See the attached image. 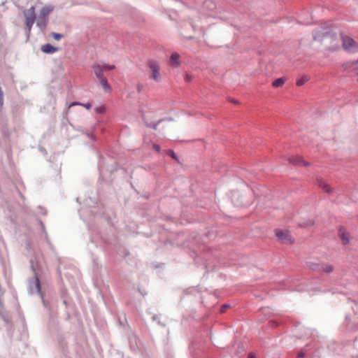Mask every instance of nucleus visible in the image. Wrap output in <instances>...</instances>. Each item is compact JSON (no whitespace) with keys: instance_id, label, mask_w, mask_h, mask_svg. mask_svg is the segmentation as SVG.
<instances>
[{"instance_id":"nucleus-12","label":"nucleus","mask_w":358,"mask_h":358,"mask_svg":"<svg viewBox=\"0 0 358 358\" xmlns=\"http://www.w3.org/2000/svg\"><path fill=\"white\" fill-rule=\"evenodd\" d=\"M93 70L94 72V74L96 75V78L99 80H101V78H105L103 77V67H101V65L96 64L93 66Z\"/></svg>"},{"instance_id":"nucleus-9","label":"nucleus","mask_w":358,"mask_h":358,"mask_svg":"<svg viewBox=\"0 0 358 358\" xmlns=\"http://www.w3.org/2000/svg\"><path fill=\"white\" fill-rule=\"evenodd\" d=\"M41 51L46 54H53L58 51V48L56 47H54L50 43H46L45 45H43L41 46Z\"/></svg>"},{"instance_id":"nucleus-26","label":"nucleus","mask_w":358,"mask_h":358,"mask_svg":"<svg viewBox=\"0 0 358 358\" xmlns=\"http://www.w3.org/2000/svg\"><path fill=\"white\" fill-rule=\"evenodd\" d=\"M168 155L171 157L173 158V159L176 160L178 162V159L176 155V153L172 150H168Z\"/></svg>"},{"instance_id":"nucleus-34","label":"nucleus","mask_w":358,"mask_h":358,"mask_svg":"<svg viewBox=\"0 0 358 358\" xmlns=\"http://www.w3.org/2000/svg\"><path fill=\"white\" fill-rule=\"evenodd\" d=\"M230 101H231V102H232V103H238V101L234 100V99H230Z\"/></svg>"},{"instance_id":"nucleus-3","label":"nucleus","mask_w":358,"mask_h":358,"mask_svg":"<svg viewBox=\"0 0 358 358\" xmlns=\"http://www.w3.org/2000/svg\"><path fill=\"white\" fill-rule=\"evenodd\" d=\"M342 45L345 50L355 53L358 52V44L355 41L354 39L348 36H341Z\"/></svg>"},{"instance_id":"nucleus-37","label":"nucleus","mask_w":358,"mask_h":358,"mask_svg":"<svg viewBox=\"0 0 358 358\" xmlns=\"http://www.w3.org/2000/svg\"><path fill=\"white\" fill-rule=\"evenodd\" d=\"M357 82H358V78H357Z\"/></svg>"},{"instance_id":"nucleus-14","label":"nucleus","mask_w":358,"mask_h":358,"mask_svg":"<svg viewBox=\"0 0 358 358\" xmlns=\"http://www.w3.org/2000/svg\"><path fill=\"white\" fill-rule=\"evenodd\" d=\"M179 58H180V55L178 53H176V52L172 53L171 55V57H170L171 64L172 66H178L180 64Z\"/></svg>"},{"instance_id":"nucleus-28","label":"nucleus","mask_w":358,"mask_h":358,"mask_svg":"<svg viewBox=\"0 0 358 358\" xmlns=\"http://www.w3.org/2000/svg\"><path fill=\"white\" fill-rule=\"evenodd\" d=\"M95 112L96 113H99V114H101V113H103L105 112V108L103 106H99V107H96L95 109H94Z\"/></svg>"},{"instance_id":"nucleus-35","label":"nucleus","mask_w":358,"mask_h":358,"mask_svg":"<svg viewBox=\"0 0 358 358\" xmlns=\"http://www.w3.org/2000/svg\"><path fill=\"white\" fill-rule=\"evenodd\" d=\"M248 358H255V357H254L253 355H250L248 356Z\"/></svg>"},{"instance_id":"nucleus-6","label":"nucleus","mask_w":358,"mask_h":358,"mask_svg":"<svg viewBox=\"0 0 358 358\" xmlns=\"http://www.w3.org/2000/svg\"><path fill=\"white\" fill-rule=\"evenodd\" d=\"M275 235L278 237V240H280L282 243L291 244L294 241L289 231H282L280 229H277Z\"/></svg>"},{"instance_id":"nucleus-20","label":"nucleus","mask_w":358,"mask_h":358,"mask_svg":"<svg viewBox=\"0 0 358 358\" xmlns=\"http://www.w3.org/2000/svg\"><path fill=\"white\" fill-rule=\"evenodd\" d=\"M100 83L106 91L110 90V86L108 83L107 79L106 78H101V80H100Z\"/></svg>"},{"instance_id":"nucleus-21","label":"nucleus","mask_w":358,"mask_h":358,"mask_svg":"<svg viewBox=\"0 0 358 358\" xmlns=\"http://www.w3.org/2000/svg\"><path fill=\"white\" fill-rule=\"evenodd\" d=\"M309 80V77L308 76H303L301 78L297 79L296 80V85L298 86L303 85L306 82H307Z\"/></svg>"},{"instance_id":"nucleus-17","label":"nucleus","mask_w":358,"mask_h":358,"mask_svg":"<svg viewBox=\"0 0 358 358\" xmlns=\"http://www.w3.org/2000/svg\"><path fill=\"white\" fill-rule=\"evenodd\" d=\"M333 271V266L329 264H321V271L325 272L327 273H329Z\"/></svg>"},{"instance_id":"nucleus-13","label":"nucleus","mask_w":358,"mask_h":358,"mask_svg":"<svg viewBox=\"0 0 358 358\" xmlns=\"http://www.w3.org/2000/svg\"><path fill=\"white\" fill-rule=\"evenodd\" d=\"M358 64V59L353 61V62H349L345 63L343 65L344 69L345 71H352L355 70V66Z\"/></svg>"},{"instance_id":"nucleus-16","label":"nucleus","mask_w":358,"mask_h":358,"mask_svg":"<svg viewBox=\"0 0 358 358\" xmlns=\"http://www.w3.org/2000/svg\"><path fill=\"white\" fill-rule=\"evenodd\" d=\"M321 264H317L313 262H308V267L313 270L316 271H321Z\"/></svg>"},{"instance_id":"nucleus-10","label":"nucleus","mask_w":358,"mask_h":358,"mask_svg":"<svg viewBox=\"0 0 358 358\" xmlns=\"http://www.w3.org/2000/svg\"><path fill=\"white\" fill-rule=\"evenodd\" d=\"M53 9H54V7L52 6H44L41 10L38 16L43 17L46 19H48V15L52 13Z\"/></svg>"},{"instance_id":"nucleus-15","label":"nucleus","mask_w":358,"mask_h":358,"mask_svg":"<svg viewBox=\"0 0 358 358\" xmlns=\"http://www.w3.org/2000/svg\"><path fill=\"white\" fill-rule=\"evenodd\" d=\"M317 184L322 189H324L326 192L327 193H330L331 191V187L329 186L328 184H327L324 180H322V179H320L318 180L317 181Z\"/></svg>"},{"instance_id":"nucleus-7","label":"nucleus","mask_w":358,"mask_h":358,"mask_svg":"<svg viewBox=\"0 0 358 358\" xmlns=\"http://www.w3.org/2000/svg\"><path fill=\"white\" fill-rule=\"evenodd\" d=\"M289 162L296 166H308L309 164L306 162L301 157L299 156H292L289 158Z\"/></svg>"},{"instance_id":"nucleus-31","label":"nucleus","mask_w":358,"mask_h":358,"mask_svg":"<svg viewBox=\"0 0 358 358\" xmlns=\"http://www.w3.org/2000/svg\"><path fill=\"white\" fill-rule=\"evenodd\" d=\"M229 307V304H224L220 308V312L224 313L227 308Z\"/></svg>"},{"instance_id":"nucleus-24","label":"nucleus","mask_w":358,"mask_h":358,"mask_svg":"<svg viewBox=\"0 0 358 358\" xmlns=\"http://www.w3.org/2000/svg\"><path fill=\"white\" fill-rule=\"evenodd\" d=\"M101 67H103V69L104 71H111V70H113L115 69V66L114 65H108V64H104V65H101Z\"/></svg>"},{"instance_id":"nucleus-1","label":"nucleus","mask_w":358,"mask_h":358,"mask_svg":"<svg viewBox=\"0 0 358 358\" xmlns=\"http://www.w3.org/2000/svg\"><path fill=\"white\" fill-rule=\"evenodd\" d=\"M29 293L31 294L40 295L44 306L47 307V303L43 299V296L41 291V282L38 277L36 273L34 274V278L29 280Z\"/></svg>"},{"instance_id":"nucleus-11","label":"nucleus","mask_w":358,"mask_h":358,"mask_svg":"<svg viewBox=\"0 0 358 358\" xmlns=\"http://www.w3.org/2000/svg\"><path fill=\"white\" fill-rule=\"evenodd\" d=\"M338 236L342 240L343 245H347L350 243L349 234L348 233L345 232L342 227L339 229Z\"/></svg>"},{"instance_id":"nucleus-4","label":"nucleus","mask_w":358,"mask_h":358,"mask_svg":"<svg viewBox=\"0 0 358 358\" xmlns=\"http://www.w3.org/2000/svg\"><path fill=\"white\" fill-rule=\"evenodd\" d=\"M23 13L25 17L26 28L28 34H29L36 20L34 6H31L30 8L24 10Z\"/></svg>"},{"instance_id":"nucleus-2","label":"nucleus","mask_w":358,"mask_h":358,"mask_svg":"<svg viewBox=\"0 0 358 358\" xmlns=\"http://www.w3.org/2000/svg\"><path fill=\"white\" fill-rule=\"evenodd\" d=\"M344 326L348 331H354L358 329V314H347L345 315Z\"/></svg>"},{"instance_id":"nucleus-30","label":"nucleus","mask_w":358,"mask_h":358,"mask_svg":"<svg viewBox=\"0 0 358 358\" xmlns=\"http://www.w3.org/2000/svg\"><path fill=\"white\" fill-rule=\"evenodd\" d=\"M153 149L157 152H160V146L157 144H153V146H152Z\"/></svg>"},{"instance_id":"nucleus-36","label":"nucleus","mask_w":358,"mask_h":358,"mask_svg":"<svg viewBox=\"0 0 358 358\" xmlns=\"http://www.w3.org/2000/svg\"><path fill=\"white\" fill-rule=\"evenodd\" d=\"M3 294V292L1 290V289L0 288V296H1Z\"/></svg>"},{"instance_id":"nucleus-5","label":"nucleus","mask_w":358,"mask_h":358,"mask_svg":"<svg viewBox=\"0 0 358 358\" xmlns=\"http://www.w3.org/2000/svg\"><path fill=\"white\" fill-rule=\"evenodd\" d=\"M148 66L151 72V78L156 82H159L161 80L159 64L155 60L149 59Z\"/></svg>"},{"instance_id":"nucleus-22","label":"nucleus","mask_w":358,"mask_h":358,"mask_svg":"<svg viewBox=\"0 0 358 358\" xmlns=\"http://www.w3.org/2000/svg\"><path fill=\"white\" fill-rule=\"evenodd\" d=\"M329 34L328 31H323L321 34L318 35L317 33L313 34L314 40H320L321 38L325 37Z\"/></svg>"},{"instance_id":"nucleus-33","label":"nucleus","mask_w":358,"mask_h":358,"mask_svg":"<svg viewBox=\"0 0 358 358\" xmlns=\"http://www.w3.org/2000/svg\"><path fill=\"white\" fill-rule=\"evenodd\" d=\"M305 356V353L303 352H299L298 353V358H303Z\"/></svg>"},{"instance_id":"nucleus-29","label":"nucleus","mask_w":358,"mask_h":358,"mask_svg":"<svg viewBox=\"0 0 358 358\" xmlns=\"http://www.w3.org/2000/svg\"><path fill=\"white\" fill-rule=\"evenodd\" d=\"M193 76L190 74L186 73L185 76V80L187 83H189L192 80Z\"/></svg>"},{"instance_id":"nucleus-32","label":"nucleus","mask_w":358,"mask_h":358,"mask_svg":"<svg viewBox=\"0 0 358 358\" xmlns=\"http://www.w3.org/2000/svg\"><path fill=\"white\" fill-rule=\"evenodd\" d=\"M143 85L141 84V83H138L137 85V86H136V89H137L138 92H141L142 89H143Z\"/></svg>"},{"instance_id":"nucleus-18","label":"nucleus","mask_w":358,"mask_h":358,"mask_svg":"<svg viewBox=\"0 0 358 358\" xmlns=\"http://www.w3.org/2000/svg\"><path fill=\"white\" fill-rule=\"evenodd\" d=\"M285 83V79L283 78H279L275 79L272 85L274 87H281Z\"/></svg>"},{"instance_id":"nucleus-27","label":"nucleus","mask_w":358,"mask_h":358,"mask_svg":"<svg viewBox=\"0 0 358 358\" xmlns=\"http://www.w3.org/2000/svg\"><path fill=\"white\" fill-rule=\"evenodd\" d=\"M314 224L313 220H309L307 222H303L302 224H300V226L302 227H306L309 226H312Z\"/></svg>"},{"instance_id":"nucleus-19","label":"nucleus","mask_w":358,"mask_h":358,"mask_svg":"<svg viewBox=\"0 0 358 358\" xmlns=\"http://www.w3.org/2000/svg\"><path fill=\"white\" fill-rule=\"evenodd\" d=\"M84 106L85 108H86L87 110L90 109L92 108V105L91 103H80V102H72L70 105H69V108L72 107V106Z\"/></svg>"},{"instance_id":"nucleus-8","label":"nucleus","mask_w":358,"mask_h":358,"mask_svg":"<svg viewBox=\"0 0 358 358\" xmlns=\"http://www.w3.org/2000/svg\"><path fill=\"white\" fill-rule=\"evenodd\" d=\"M48 23V19H46L43 17L38 16L36 19V26L41 30V31H44L47 27Z\"/></svg>"},{"instance_id":"nucleus-25","label":"nucleus","mask_w":358,"mask_h":358,"mask_svg":"<svg viewBox=\"0 0 358 358\" xmlns=\"http://www.w3.org/2000/svg\"><path fill=\"white\" fill-rule=\"evenodd\" d=\"M51 36L53 37L54 39L57 41L60 40L63 37L62 34L55 32H52Z\"/></svg>"},{"instance_id":"nucleus-23","label":"nucleus","mask_w":358,"mask_h":358,"mask_svg":"<svg viewBox=\"0 0 358 358\" xmlns=\"http://www.w3.org/2000/svg\"><path fill=\"white\" fill-rule=\"evenodd\" d=\"M164 119H162L159 121H157V122H150V123H148V122H145V125L148 127H150V128H152L154 129H157V126L158 124L162 122L163 121Z\"/></svg>"}]
</instances>
